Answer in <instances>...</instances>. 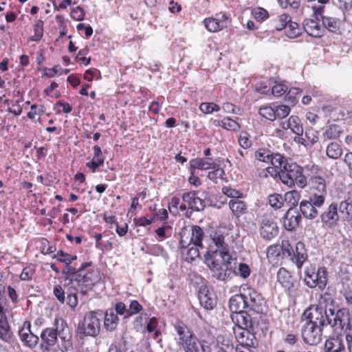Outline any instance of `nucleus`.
Returning <instances> with one entry per match:
<instances>
[{"instance_id":"nucleus-1","label":"nucleus","mask_w":352,"mask_h":352,"mask_svg":"<svg viewBox=\"0 0 352 352\" xmlns=\"http://www.w3.org/2000/svg\"><path fill=\"white\" fill-rule=\"evenodd\" d=\"M91 265V263H83L79 268L65 264L62 273L69 276L72 285H76L82 296H86L91 291L96 283L92 274L85 272V270Z\"/></svg>"},{"instance_id":"nucleus-2","label":"nucleus","mask_w":352,"mask_h":352,"mask_svg":"<svg viewBox=\"0 0 352 352\" xmlns=\"http://www.w3.org/2000/svg\"><path fill=\"white\" fill-rule=\"evenodd\" d=\"M228 232L218 230L211 235V243L210 244L208 254H219L223 262L226 264H231L236 260L235 253L231 250L228 241Z\"/></svg>"},{"instance_id":"nucleus-3","label":"nucleus","mask_w":352,"mask_h":352,"mask_svg":"<svg viewBox=\"0 0 352 352\" xmlns=\"http://www.w3.org/2000/svg\"><path fill=\"white\" fill-rule=\"evenodd\" d=\"M177 333L176 343L184 352H200L201 342L195 333L182 322H177L175 327Z\"/></svg>"},{"instance_id":"nucleus-4","label":"nucleus","mask_w":352,"mask_h":352,"mask_svg":"<svg viewBox=\"0 0 352 352\" xmlns=\"http://www.w3.org/2000/svg\"><path fill=\"white\" fill-rule=\"evenodd\" d=\"M55 324L56 325V329L46 328L41 334V349L42 352L50 351L51 347L56 343L58 336L61 339L65 340L66 338L67 333L65 331L69 330L67 324L63 320L56 319Z\"/></svg>"},{"instance_id":"nucleus-5","label":"nucleus","mask_w":352,"mask_h":352,"mask_svg":"<svg viewBox=\"0 0 352 352\" xmlns=\"http://www.w3.org/2000/svg\"><path fill=\"white\" fill-rule=\"evenodd\" d=\"M102 319L103 314L99 311L87 313L83 320L78 325V334L82 336L96 337L100 331Z\"/></svg>"},{"instance_id":"nucleus-6","label":"nucleus","mask_w":352,"mask_h":352,"mask_svg":"<svg viewBox=\"0 0 352 352\" xmlns=\"http://www.w3.org/2000/svg\"><path fill=\"white\" fill-rule=\"evenodd\" d=\"M279 179L289 187L297 185L303 188L307 184V179L302 174V168L296 163L289 164L280 175Z\"/></svg>"},{"instance_id":"nucleus-7","label":"nucleus","mask_w":352,"mask_h":352,"mask_svg":"<svg viewBox=\"0 0 352 352\" xmlns=\"http://www.w3.org/2000/svg\"><path fill=\"white\" fill-rule=\"evenodd\" d=\"M204 232L198 226L184 228L180 232V246L186 249L190 245L202 246Z\"/></svg>"},{"instance_id":"nucleus-8","label":"nucleus","mask_w":352,"mask_h":352,"mask_svg":"<svg viewBox=\"0 0 352 352\" xmlns=\"http://www.w3.org/2000/svg\"><path fill=\"white\" fill-rule=\"evenodd\" d=\"M277 280L285 289L290 298L296 299L301 294L300 282L292 278L289 272L280 267L277 273Z\"/></svg>"},{"instance_id":"nucleus-9","label":"nucleus","mask_w":352,"mask_h":352,"mask_svg":"<svg viewBox=\"0 0 352 352\" xmlns=\"http://www.w3.org/2000/svg\"><path fill=\"white\" fill-rule=\"evenodd\" d=\"M270 164H271V166L266 167L259 173L261 177H267L268 176L274 178L279 177L289 164L287 158L278 153H272Z\"/></svg>"},{"instance_id":"nucleus-10","label":"nucleus","mask_w":352,"mask_h":352,"mask_svg":"<svg viewBox=\"0 0 352 352\" xmlns=\"http://www.w3.org/2000/svg\"><path fill=\"white\" fill-rule=\"evenodd\" d=\"M329 309H324L322 307L318 305H311L305 310L302 318L305 322L317 324L323 328L329 324L328 321Z\"/></svg>"},{"instance_id":"nucleus-11","label":"nucleus","mask_w":352,"mask_h":352,"mask_svg":"<svg viewBox=\"0 0 352 352\" xmlns=\"http://www.w3.org/2000/svg\"><path fill=\"white\" fill-rule=\"evenodd\" d=\"M311 195L314 204L322 207L327 197V184L325 179L320 176H315L310 179Z\"/></svg>"},{"instance_id":"nucleus-12","label":"nucleus","mask_w":352,"mask_h":352,"mask_svg":"<svg viewBox=\"0 0 352 352\" xmlns=\"http://www.w3.org/2000/svg\"><path fill=\"white\" fill-rule=\"evenodd\" d=\"M79 292L78 288L74 285H71L67 291V298H65V292L60 285H56L53 289V294L56 298L61 304H64L65 301L72 309H74L78 305V300L77 293Z\"/></svg>"},{"instance_id":"nucleus-13","label":"nucleus","mask_w":352,"mask_h":352,"mask_svg":"<svg viewBox=\"0 0 352 352\" xmlns=\"http://www.w3.org/2000/svg\"><path fill=\"white\" fill-rule=\"evenodd\" d=\"M305 281L308 287H318L323 289L327 285V271L324 267H319L316 272L314 269H307L305 272Z\"/></svg>"},{"instance_id":"nucleus-14","label":"nucleus","mask_w":352,"mask_h":352,"mask_svg":"<svg viewBox=\"0 0 352 352\" xmlns=\"http://www.w3.org/2000/svg\"><path fill=\"white\" fill-rule=\"evenodd\" d=\"M247 309L259 313L262 311L263 298L254 289L247 285L241 287Z\"/></svg>"},{"instance_id":"nucleus-15","label":"nucleus","mask_w":352,"mask_h":352,"mask_svg":"<svg viewBox=\"0 0 352 352\" xmlns=\"http://www.w3.org/2000/svg\"><path fill=\"white\" fill-rule=\"evenodd\" d=\"M322 327L305 322L302 326L301 334L304 342L309 345H316L321 340Z\"/></svg>"},{"instance_id":"nucleus-16","label":"nucleus","mask_w":352,"mask_h":352,"mask_svg":"<svg viewBox=\"0 0 352 352\" xmlns=\"http://www.w3.org/2000/svg\"><path fill=\"white\" fill-rule=\"evenodd\" d=\"M328 316L329 324L336 329L342 330L349 325V315L345 309H340L335 312L333 309L329 308Z\"/></svg>"},{"instance_id":"nucleus-17","label":"nucleus","mask_w":352,"mask_h":352,"mask_svg":"<svg viewBox=\"0 0 352 352\" xmlns=\"http://www.w3.org/2000/svg\"><path fill=\"white\" fill-rule=\"evenodd\" d=\"M204 23L208 30L216 32L227 28L231 23V19L226 13L219 12L214 18L206 19Z\"/></svg>"},{"instance_id":"nucleus-18","label":"nucleus","mask_w":352,"mask_h":352,"mask_svg":"<svg viewBox=\"0 0 352 352\" xmlns=\"http://www.w3.org/2000/svg\"><path fill=\"white\" fill-rule=\"evenodd\" d=\"M230 265V264H226L224 262L223 265L216 261H212L208 264L212 277L223 282H226L232 278L233 271Z\"/></svg>"},{"instance_id":"nucleus-19","label":"nucleus","mask_w":352,"mask_h":352,"mask_svg":"<svg viewBox=\"0 0 352 352\" xmlns=\"http://www.w3.org/2000/svg\"><path fill=\"white\" fill-rule=\"evenodd\" d=\"M250 329L251 328L233 327L234 333L239 343L238 346L241 349H244L245 346L249 348L254 347L255 337L250 333Z\"/></svg>"},{"instance_id":"nucleus-20","label":"nucleus","mask_w":352,"mask_h":352,"mask_svg":"<svg viewBox=\"0 0 352 352\" xmlns=\"http://www.w3.org/2000/svg\"><path fill=\"white\" fill-rule=\"evenodd\" d=\"M198 298L201 306L208 310L212 309L217 303L214 294L206 285L200 287Z\"/></svg>"},{"instance_id":"nucleus-21","label":"nucleus","mask_w":352,"mask_h":352,"mask_svg":"<svg viewBox=\"0 0 352 352\" xmlns=\"http://www.w3.org/2000/svg\"><path fill=\"white\" fill-rule=\"evenodd\" d=\"M183 201L188 204V209L201 211L206 207L205 201L197 196V191L185 192L182 195Z\"/></svg>"},{"instance_id":"nucleus-22","label":"nucleus","mask_w":352,"mask_h":352,"mask_svg":"<svg viewBox=\"0 0 352 352\" xmlns=\"http://www.w3.org/2000/svg\"><path fill=\"white\" fill-rule=\"evenodd\" d=\"M30 327L31 324L30 322H24L23 327L19 331V336L24 344L33 348L36 345L39 339L38 336L31 332Z\"/></svg>"},{"instance_id":"nucleus-23","label":"nucleus","mask_w":352,"mask_h":352,"mask_svg":"<svg viewBox=\"0 0 352 352\" xmlns=\"http://www.w3.org/2000/svg\"><path fill=\"white\" fill-rule=\"evenodd\" d=\"M278 230L276 223L268 218L263 219L261 227V236L267 240H270L278 234Z\"/></svg>"},{"instance_id":"nucleus-24","label":"nucleus","mask_w":352,"mask_h":352,"mask_svg":"<svg viewBox=\"0 0 352 352\" xmlns=\"http://www.w3.org/2000/svg\"><path fill=\"white\" fill-rule=\"evenodd\" d=\"M300 221L301 216L298 211L289 208L283 218V225L287 230L292 231L298 226Z\"/></svg>"},{"instance_id":"nucleus-25","label":"nucleus","mask_w":352,"mask_h":352,"mask_svg":"<svg viewBox=\"0 0 352 352\" xmlns=\"http://www.w3.org/2000/svg\"><path fill=\"white\" fill-rule=\"evenodd\" d=\"M213 168H217V163L212 157H197L189 162V170L193 171L197 169L206 170Z\"/></svg>"},{"instance_id":"nucleus-26","label":"nucleus","mask_w":352,"mask_h":352,"mask_svg":"<svg viewBox=\"0 0 352 352\" xmlns=\"http://www.w3.org/2000/svg\"><path fill=\"white\" fill-rule=\"evenodd\" d=\"M320 21L315 18L305 19L303 22L305 31L313 37L318 38L322 36L324 33V28L320 25Z\"/></svg>"},{"instance_id":"nucleus-27","label":"nucleus","mask_w":352,"mask_h":352,"mask_svg":"<svg viewBox=\"0 0 352 352\" xmlns=\"http://www.w3.org/2000/svg\"><path fill=\"white\" fill-rule=\"evenodd\" d=\"M283 129H290L296 135H302L304 130L300 118L297 116H292L287 120L280 122Z\"/></svg>"},{"instance_id":"nucleus-28","label":"nucleus","mask_w":352,"mask_h":352,"mask_svg":"<svg viewBox=\"0 0 352 352\" xmlns=\"http://www.w3.org/2000/svg\"><path fill=\"white\" fill-rule=\"evenodd\" d=\"M231 319L235 324L234 327L252 328L251 316L246 311L232 314Z\"/></svg>"},{"instance_id":"nucleus-29","label":"nucleus","mask_w":352,"mask_h":352,"mask_svg":"<svg viewBox=\"0 0 352 352\" xmlns=\"http://www.w3.org/2000/svg\"><path fill=\"white\" fill-rule=\"evenodd\" d=\"M325 352H346L342 339L338 336L327 339L324 344Z\"/></svg>"},{"instance_id":"nucleus-30","label":"nucleus","mask_w":352,"mask_h":352,"mask_svg":"<svg viewBox=\"0 0 352 352\" xmlns=\"http://www.w3.org/2000/svg\"><path fill=\"white\" fill-rule=\"evenodd\" d=\"M317 208L311 197L309 201L303 200L300 204V212L307 219H312L318 215Z\"/></svg>"},{"instance_id":"nucleus-31","label":"nucleus","mask_w":352,"mask_h":352,"mask_svg":"<svg viewBox=\"0 0 352 352\" xmlns=\"http://www.w3.org/2000/svg\"><path fill=\"white\" fill-rule=\"evenodd\" d=\"M93 158L90 162L86 163V166L92 173H95L100 166L103 165L104 157L102 156V153L99 146H94L93 147Z\"/></svg>"},{"instance_id":"nucleus-32","label":"nucleus","mask_w":352,"mask_h":352,"mask_svg":"<svg viewBox=\"0 0 352 352\" xmlns=\"http://www.w3.org/2000/svg\"><path fill=\"white\" fill-rule=\"evenodd\" d=\"M289 258L296 263L298 268H301L307 259V253L303 243L298 242L296 243L295 250H294L293 255L289 256Z\"/></svg>"},{"instance_id":"nucleus-33","label":"nucleus","mask_w":352,"mask_h":352,"mask_svg":"<svg viewBox=\"0 0 352 352\" xmlns=\"http://www.w3.org/2000/svg\"><path fill=\"white\" fill-rule=\"evenodd\" d=\"M0 339L8 344L14 342L15 338L6 318H0Z\"/></svg>"},{"instance_id":"nucleus-34","label":"nucleus","mask_w":352,"mask_h":352,"mask_svg":"<svg viewBox=\"0 0 352 352\" xmlns=\"http://www.w3.org/2000/svg\"><path fill=\"white\" fill-rule=\"evenodd\" d=\"M322 221L332 226L338 220V208L336 204H331L328 209L321 214Z\"/></svg>"},{"instance_id":"nucleus-35","label":"nucleus","mask_w":352,"mask_h":352,"mask_svg":"<svg viewBox=\"0 0 352 352\" xmlns=\"http://www.w3.org/2000/svg\"><path fill=\"white\" fill-rule=\"evenodd\" d=\"M243 296V292L241 290L239 294H236L230 299L229 307L232 314L244 311L243 309H246Z\"/></svg>"},{"instance_id":"nucleus-36","label":"nucleus","mask_w":352,"mask_h":352,"mask_svg":"<svg viewBox=\"0 0 352 352\" xmlns=\"http://www.w3.org/2000/svg\"><path fill=\"white\" fill-rule=\"evenodd\" d=\"M104 326L107 331H112L117 327L119 318L115 313L113 309H108L105 312Z\"/></svg>"},{"instance_id":"nucleus-37","label":"nucleus","mask_w":352,"mask_h":352,"mask_svg":"<svg viewBox=\"0 0 352 352\" xmlns=\"http://www.w3.org/2000/svg\"><path fill=\"white\" fill-rule=\"evenodd\" d=\"M215 126H221L227 131H236L240 129V124L230 117H225L222 120H214L212 121Z\"/></svg>"},{"instance_id":"nucleus-38","label":"nucleus","mask_w":352,"mask_h":352,"mask_svg":"<svg viewBox=\"0 0 352 352\" xmlns=\"http://www.w3.org/2000/svg\"><path fill=\"white\" fill-rule=\"evenodd\" d=\"M228 205L232 214L236 217H239L246 213V204L239 199H230L228 202Z\"/></svg>"},{"instance_id":"nucleus-39","label":"nucleus","mask_w":352,"mask_h":352,"mask_svg":"<svg viewBox=\"0 0 352 352\" xmlns=\"http://www.w3.org/2000/svg\"><path fill=\"white\" fill-rule=\"evenodd\" d=\"M321 21L322 22V28L331 32L335 33L340 29V21L337 18L326 16Z\"/></svg>"},{"instance_id":"nucleus-40","label":"nucleus","mask_w":352,"mask_h":352,"mask_svg":"<svg viewBox=\"0 0 352 352\" xmlns=\"http://www.w3.org/2000/svg\"><path fill=\"white\" fill-rule=\"evenodd\" d=\"M326 153L329 158L336 160L341 156L342 149L338 143L331 142L327 146Z\"/></svg>"},{"instance_id":"nucleus-41","label":"nucleus","mask_w":352,"mask_h":352,"mask_svg":"<svg viewBox=\"0 0 352 352\" xmlns=\"http://www.w3.org/2000/svg\"><path fill=\"white\" fill-rule=\"evenodd\" d=\"M342 133L341 127L337 124H331L329 126L323 133L325 139L331 140L336 139L340 137Z\"/></svg>"},{"instance_id":"nucleus-42","label":"nucleus","mask_w":352,"mask_h":352,"mask_svg":"<svg viewBox=\"0 0 352 352\" xmlns=\"http://www.w3.org/2000/svg\"><path fill=\"white\" fill-rule=\"evenodd\" d=\"M268 202L274 209L281 208L285 203L284 197L278 193L270 195L268 197Z\"/></svg>"},{"instance_id":"nucleus-43","label":"nucleus","mask_w":352,"mask_h":352,"mask_svg":"<svg viewBox=\"0 0 352 352\" xmlns=\"http://www.w3.org/2000/svg\"><path fill=\"white\" fill-rule=\"evenodd\" d=\"M339 212L345 214L347 219H351L352 217V201L349 197L344 201H342L339 206Z\"/></svg>"},{"instance_id":"nucleus-44","label":"nucleus","mask_w":352,"mask_h":352,"mask_svg":"<svg viewBox=\"0 0 352 352\" xmlns=\"http://www.w3.org/2000/svg\"><path fill=\"white\" fill-rule=\"evenodd\" d=\"M286 35L289 38H296L300 34V29L297 23L290 21L285 28Z\"/></svg>"},{"instance_id":"nucleus-45","label":"nucleus","mask_w":352,"mask_h":352,"mask_svg":"<svg viewBox=\"0 0 352 352\" xmlns=\"http://www.w3.org/2000/svg\"><path fill=\"white\" fill-rule=\"evenodd\" d=\"M291 16L287 14L279 15L274 21V26L277 30L285 29L289 22L291 21Z\"/></svg>"},{"instance_id":"nucleus-46","label":"nucleus","mask_w":352,"mask_h":352,"mask_svg":"<svg viewBox=\"0 0 352 352\" xmlns=\"http://www.w3.org/2000/svg\"><path fill=\"white\" fill-rule=\"evenodd\" d=\"M300 199V194L297 190H291L285 194L284 199L290 206H295Z\"/></svg>"},{"instance_id":"nucleus-47","label":"nucleus","mask_w":352,"mask_h":352,"mask_svg":"<svg viewBox=\"0 0 352 352\" xmlns=\"http://www.w3.org/2000/svg\"><path fill=\"white\" fill-rule=\"evenodd\" d=\"M212 169L213 170H211L208 173V178L214 184H217L219 179L223 178L225 174L224 170L221 168L218 164H217V168H213Z\"/></svg>"},{"instance_id":"nucleus-48","label":"nucleus","mask_w":352,"mask_h":352,"mask_svg":"<svg viewBox=\"0 0 352 352\" xmlns=\"http://www.w3.org/2000/svg\"><path fill=\"white\" fill-rule=\"evenodd\" d=\"M288 91V86L283 82H276L272 87L271 94L275 97H280Z\"/></svg>"},{"instance_id":"nucleus-49","label":"nucleus","mask_w":352,"mask_h":352,"mask_svg":"<svg viewBox=\"0 0 352 352\" xmlns=\"http://www.w3.org/2000/svg\"><path fill=\"white\" fill-rule=\"evenodd\" d=\"M52 258L57 259V261L60 263H63L65 264H71L72 262L76 260L77 257L60 250L58 251L57 253L52 256Z\"/></svg>"},{"instance_id":"nucleus-50","label":"nucleus","mask_w":352,"mask_h":352,"mask_svg":"<svg viewBox=\"0 0 352 352\" xmlns=\"http://www.w3.org/2000/svg\"><path fill=\"white\" fill-rule=\"evenodd\" d=\"M34 34L32 36L31 40L34 41H38L43 35V21L38 20L35 22L34 27Z\"/></svg>"},{"instance_id":"nucleus-51","label":"nucleus","mask_w":352,"mask_h":352,"mask_svg":"<svg viewBox=\"0 0 352 352\" xmlns=\"http://www.w3.org/2000/svg\"><path fill=\"white\" fill-rule=\"evenodd\" d=\"M272 153H272L269 150L265 148H260L256 151L255 157L260 162L268 164L270 163Z\"/></svg>"},{"instance_id":"nucleus-52","label":"nucleus","mask_w":352,"mask_h":352,"mask_svg":"<svg viewBox=\"0 0 352 352\" xmlns=\"http://www.w3.org/2000/svg\"><path fill=\"white\" fill-rule=\"evenodd\" d=\"M188 248V249L186 252V260L188 262H192L199 256V249L203 248V245L202 246L192 245L191 247L189 246Z\"/></svg>"},{"instance_id":"nucleus-53","label":"nucleus","mask_w":352,"mask_h":352,"mask_svg":"<svg viewBox=\"0 0 352 352\" xmlns=\"http://www.w3.org/2000/svg\"><path fill=\"white\" fill-rule=\"evenodd\" d=\"M252 14L258 21L262 22L269 17L267 11L262 8H256L252 10Z\"/></svg>"},{"instance_id":"nucleus-54","label":"nucleus","mask_w":352,"mask_h":352,"mask_svg":"<svg viewBox=\"0 0 352 352\" xmlns=\"http://www.w3.org/2000/svg\"><path fill=\"white\" fill-rule=\"evenodd\" d=\"M259 113L263 117L270 120H276L275 109L270 106H265L259 109Z\"/></svg>"},{"instance_id":"nucleus-55","label":"nucleus","mask_w":352,"mask_h":352,"mask_svg":"<svg viewBox=\"0 0 352 352\" xmlns=\"http://www.w3.org/2000/svg\"><path fill=\"white\" fill-rule=\"evenodd\" d=\"M305 137L309 146H311L318 141V132L313 129H307Z\"/></svg>"},{"instance_id":"nucleus-56","label":"nucleus","mask_w":352,"mask_h":352,"mask_svg":"<svg viewBox=\"0 0 352 352\" xmlns=\"http://www.w3.org/2000/svg\"><path fill=\"white\" fill-rule=\"evenodd\" d=\"M238 142L239 145L244 149L250 148L252 145V141L250 140L249 135L246 132L242 131L240 133Z\"/></svg>"},{"instance_id":"nucleus-57","label":"nucleus","mask_w":352,"mask_h":352,"mask_svg":"<svg viewBox=\"0 0 352 352\" xmlns=\"http://www.w3.org/2000/svg\"><path fill=\"white\" fill-rule=\"evenodd\" d=\"M290 108L287 105H278L275 108V116L276 118H284L289 115Z\"/></svg>"},{"instance_id":"nucleus-58","label":"nucleus","mask_w":352,"mask_h":352,"mask_svg":"<svg viewBox=\"0 0 352 352\" xmlns=\"http://www.w3.org/2000/svg\"><path fill=\"white\" fill-rule=\"evenodd\" d=\"M142 309V306L138 302V301L134 300H131L129 305V307L127 309L126 317L139 313Z\"/></svg>"},{"instance_id":"nucleus-59","label":"nucleus","mask_w":352,"mask_h":352,"mask_svg":"<svg viewBox=\"0 0 352 352\" xmlns=\"http://www.w3.org/2000/svg\"><path fill=\"white\" fill-rule=\"evenodd\" d=\"M44 113L43 106L38 107L36 104H32L30 107V111L28 113V118L33 120L36 116H41Z\"/></svg>"},{"instance_id":"nucleus-60","label":"nucleus","mask_w":352,"mask_h":352,"mask_svg":"<svg viewBox=\"0 0 352 352\" xmlns=\"http://www.w3.org/2000/svg\"><path fill=\"white\" fill-rule=\"evenodd\" d=\"M222 192L226 196L232 198L231 199H239L242 196L241 192L228 186L223 187L222 188Z\"/></svg>"},{"instance_id":"nucleus-61","label":"nucleus","mask_w":352,"mask_h":352,"mask_svg":"<svg viewBox=\"0 0 352 352\" xmlns=\"http://www.w3.org/2000/svg\"><path fill=\"white\" fill-rule=\"evenodd\" d=\"M222 109L225 113H234V114H241V109L236 107L234 104L231 102H224L222 104Z\"/></svg>"},{"instance_id":"nucleus-62","label":"nucleus","mask_w":352,"mask_h":352,"mask_svg":"<svg viewBox=\"0 0 352 352\" xmlns=\"http://www.w3.org/2000/svg\"><path fill=\"white\" fill-rule=\"evenodd\" d=\"M70 15L76 21H82L85 16V12L81 7L77 6L72 10Z\"/></svg>"},{"instance_id":"nucleus-63","label":"nucleus","mask_w":352,"mask_h":352,"mask_svg":"<svg viewBox=\"0 0 352 352\" xmlns=\"http://www.w3.org/2000/svg\"><path fill=\"white\" fill-rule=\"evenodd\" d=\"M281 248L284 255L287 254L288 257L292 256L294 253V248L289 243V241L283 240L281 243Z\"/></svg>"},{"instance_id":"nucleus-64","label":"nucleus","mask_w":352,"mask_h":352,"mask_svg":"<svg viewBox=\"0 0 352 352\" xmlns=\"http://www.w3.org/2000/svg\"><path fill=\"white\" fill-rule=\"evenodd\" d=\"M239 275L243 278H246L250 275V268L245 263H240L238 267Z\"/></svg>"}]
</instances>
